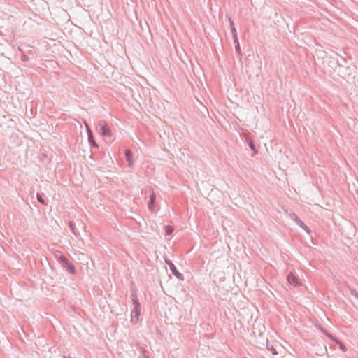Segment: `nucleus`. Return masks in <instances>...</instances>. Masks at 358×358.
I'll return each mask as SVG.
<instances>
[{
  "label": "nucleus",
  "instance_id": "15",
  "mask_svg": "<svg viewBox=\"0 0 358 358\" xmlns=\"http://www.w3.org/2000/svg\"><path fill=\"white\" fill-rule=\"evenodd\" d=\"M69 228H70L71 231H72V233L73 234L76 235L75 224L72 221H70L69 222Z\"/></svg>",
  "mask_w": 358,
  "mask_h": 358
},
{
  "label": "nucleus",
  "instance_id": "5",
  "mask_svg": "<svg viewBox=\"0 0 358 358\" xmlns=\"http://www.w3.org/2000/svg\"><path fill=\"white\" fill-rule=\"evenodd\" d=\"M165 263L166 265L169 266V269L171 270L172 274L176 277L177 278L178 280H184V277H183V275L182 273H180L176 268V266L174 265V264L170 260V259H165Z\"/></svg>",
  "mask_w": 358,
  "mask_h": 358
},
{
  "label": "nucleus",
  "instance_id": "18",
  "mask_svg": "<svg viewBox=\"0 0 358 358\" xmlns=\"http://www.w3.org/2000/svg\"><path fill=\"white\" fill-rule=\"evenodd\" d=\"M322 332L328 336L329 338H331L332 341H335L337 338H336L334 336H333L330 333H329L327 331L324 330V329H322Z\"/></svg>",
  "mask_w": 358,
  "mask_h": 358
},
{
  "label": "nucleus",
  "instance_id": "21",
  "mask_svg": "<svg viewBox=\"0 0 358 358\" xmlns=\"http://www.w3.org/2000/svg\"><path fill=\"white\" fill-rule=\"evenodd\" d=\"M141 352L145 358H149L147 355L148 352L145 349L141 348Z\"/></svg>",
  "mask_w": 358,
  "mask_h": 358
},
{
  "label": "nucleus",
  "instance_id": "4",
  "mask_svg": "<svg viewBox=\"0 0 358 358\" xmlns=\"http://www.w3.org/2000/svg\"><path fill=\"white\" fill-rule=\"evenodd\" d=\"M99 132L100 134L106 137H111L112 132L108 126V124L104 120H101L99 122Z\"/></svg>",
  "mask_w": 358,
  "mask_h": 358
},
{
  "label": "nucleus",
  "instance_id": "7",
  "mask_svg": "<svg viewBox=\"0 0 358 358\" xmlns=\"http://www.w3.org/2000/svg\"><path fill=\"white\" fill-rule=\"evenodd\" d=\"M341 62H343V63H345V60L343 58H341V60H338L337 58H329V61L328 62L329 66L336 69L338 68L339 66H341Z\"/></svg>",
  "mask_w": 358,
  "mask_h": 358
},
{
  "label": "nucleus",
  "instance_id": "3",
  "mask_svg": "<svg viewBox=\"0 0 358 358\" xmlns=\"http://www.w3.org/2000/svg\"><path fill=\"white\" fill-rule=\"evenodd\" d=\"M343 62H341V66L338 68V72L343 77L352 76L355 73V66H344Z\"/></svg>",
  "mask_w": 358,
  "mask_h": 358
},
{
  "label": "nucleus",
  "instance_id": "8",
  "mask_svg": "<svg viewBox=\"0 0 358 358\" xmlns=\"http://www.w3.org/2000/svg\"><path fill=\"white\" fill-rule=\"evenodd\" d=\"M87 129L88 141L90 144V145L94 148H98V144L96 143V141L94 138L93 134H92V131L87 126Z\"/></svg>",
  "mask_w": 358,
  "mask_h": 358
},
{
  "label": "nucleus",
  "instance_id": "19",
  "mask_svg": "<svg viewBox=\"0 0 358 358\" xmlns=\"http://www.w3.org/2000/svg\"><path fill=\"white\" fill-rule=\"evenodd\" d=\"M21 59L23 62H27L29 59V57L25 54H22L21 56Z\"/></svg>",
  "mask_w": 358,
  "mask_h": 358
},
{
  "label": "nucleus",
  "instance_id": "16",
  "mask_svg": "<svg viewBox=\"0 0 358 358\" xmlns=\"http://www.w3.org/2000/svg\"><path fill=\"white\" fill-rule=\"evenodd\" d=\"M334 342L339 345V348L341 350H342L343 352L346 351V347L341 341H340L338 339H336Z\"/></svg>",
  "mask_w": 358,
  "mask_h": 358
},
{
  "label": "nucleus",
  "instance_id": "26",
  "mask_svg": "<svg viewBox=\"0 0 358 358\" xmlns=\"http://www.w3.org/2000/svg\"><path fill=\"white\" fill-rule=\"evenodd\" d=\"M58 252H59V251H57V253L56 254V256H58V255H59V253Z\"/></svg>",
  "mask_w": 358,
  "mask_h": 358
},
{
  "label": "nucleus",
  "instance_id": "11",
  "mask_svg": "<svg viewBox=\"0 0 358 358\" xmlns=\"http://www.w3.org/2000/svg\"><path fill=\"white\" fill-rule=\"evenodd\" d=\"M149 197H150V200H149V202H148V208H149L150 209H152V206H154V204H155V198H156V197H155V194H153V193H152V194H151L149 196Z\"/></svg>",
  "mask_w": 358,
  "mask_h": 358
},
{
  "label": "nucleus",
  "instance_id": "25",
  "mask_svg": "<svg viewBox=\"0 0 358 358\" xmlns=\"http://www.w3.org/2000/svg\"><path fill=\"white\" fill-rule=\"evenodd\" d=\"M352 294L354 295L357 299H358V293L356 292L355 290L352 292Z\"/></svg>",
  "mask_w": 358,
  "mask_h": 358
},
{
  "label": "nucleus",
  "instance_id": "10",
  "mask_svg": "<svg viewBox=\"0 0 358 358\" xmlns=\"http://www.w3.org/2000/svg\"><path fill=\"white\" fill-rule=\"evenodd\" d=\"M124 155H125L126 159L129 164V166H131V165L133 164V161H132L133 153H132V152L130 150L127 149L125 150Z\"/></svg>",
  "mask_w": 358,
  "mask_h": 358
},
{
  "label": "nucleus",
  "instance_id": "22",
  "mask_svg": "<svg viewBox=\"0 0 358 358\" xmlns=\"http://www.w3.org/2000/svg\"><path fill=\"white\" fill-rule=\"evenodd\" d=\"M229 24H230V28L231 29H232V27H235L234 22H233V20H231V17H229Z\"/></svg>",
  "mask_w": 358,
  "mask_h": 358
},
{
  "label": "nucleus",
  "instance_id": "12",
  "mask_svg": "<svg viewBox=\"0 0 358 358\" xmlns=\"http://www.w3.org/2000/svg\"><path fill=\"white\" fill-rule=\"evenodd\" d=\"M247 142H248V146L249 148L252 150L254 151L255 153L257 152V150L256 149V147H255V143L251 139H247Z\"/></svg>",
  "mask_w": 358,
  "mask_h": 358
},
{
  "label": "nucleus",
  "instance_id": "14",
  "mask_svg": "<svg viewBox=\"0 0 358 358\" xmlns=\"http://www.w3.org/2000/svg\"><path fill=\"white\" fill-rule=\"evenodd\" d=\"M36 197H37L38 201L40 203H41L42 205H46V202L42 195L37 194Z\"/></svg>",
  "mask_w": 358,
  "mask_h": 358
},
{
  "label": "nucleus",
  "instance_id": "24",
  "mask_svg": "<svg viewBox=\"0 0 358 358\" xmlns=\"http://www.w3.org/2000/svg\"><path fill=\"white\" fill-rule=\"evenodd\" d=\"M232 38H233L234 43L236 42L237 41H238L237 35L232 36Z\"/></svg>",
  "mask_w": 358,
  "mask_h": 358
},
{
  "label": "nucleus",
  "instance_id": "1",
  "mask_svg": "<svg viewBox=\"0 0 358 358\" xmlns=\"http://www.w3.org/2000/svg\"><path fill=\"white\" fill-rule=\"evenodd\" d=\"M131 299L134 305V308L131 310V322L133 323H136L139 320V317L141 315V304L138 301V299L136 292L131 293Z\"/></svg>",
  "mask_w": 358,
  "mask_h": 358
},
{
  "label": "nucleus",
  "instance_id": "27",
  "mask_svg": "<svg viewBox=\"0 0 358 358\" xmlns=\"http://www.w3.org/2000/svg\"><path fill=\"white\" fill-rule=\"evenodd\" d=\"M58 252H59V251H57V253L56 254V256H58V255H59V253Z\"/></svg>",
  "mask_w": 358,
  "mask_h": 358
},
{
  "label": "nucleus",
  "instance_id": "2",
  "mask_svg": "<svg viewBox=\"0 0 358 358\" xmlns=\"http://www.w3.org/2000/svg\"><path fill=\"white\" fill-rule=\"evenodd\" d=\"M58 252L59 253V261L62 267L64 268L69 273L75 274L76 268L73 264L70 262L69 259L61 253V252Z\"/></svg>",
  "mask_w": 358,
  "mask_h": 358
},
{
  "label": "nucleus",
  "instance_id": "28",
  "mask_svg": "<svg viewBox=\"0 0 358 358\" xmlns=\"http://www.w3.org/2000/svg\"><path fill=\"white\" fill-rule=\"evenodd\" d=\"M64 358H67V357H64ZM68 358H71V357H68Z\"/></svg>",
  "mask_w": 358,
  "mask_h": 358
},
{
  "label": "nucleus",
  "instance_id": "9",
  "mask_svg": "<svg viewBox=\"0 0 358 358\" xmlns=\"http://www.w3.org/2000/svg\"><path fill=\"white\" fill-rule=\"evenodd\" d=\"M295 216V222L296 223L300 226L302 229H303L307 233H310V230L309 229V228L304 224V222L303 221H301L297 216Z\"/></svg>",
  "mask_w": 358,
  "mask_h": 358
},
{
  "label": "nucleus",
  "instance_id": "13",
  "mask_svg": "<svg viewBox=\"0 0 358 358\" xmlns=\"http://www.w3.org/2000/svg\"><path fill=\"white\" fill-rule=\"evenodd\" d=\"M165 231H166V235H167V236L171 235V234L173 231V226H170V225L166 226L165 227Z\"/></svg>",
  "mask_w": 358,
  "mask_h": 358
},
{
  "label": "nucleus",
  "instance_id": "17",
  "mask_svg": "<svg viewBox=\"0 0 358 358\" xmlns=\"http://www.w3.org/2000/svg\"><path fill=\"white\" fill-rule=\"evenodd\" d=\"M234 44H235V50H236V52L239 55H241V47H240V44H239L238 41H237L236 42H234Z\"/></svg>",
  "mask_w": 358,
  "mask_h": 358
},
{
  "label": "nucleus",
  "instance_id": "23",
  "mask_svg": "<svg viewBox=\"0 0 358 358\" xmlns=\"http://www.w3.org/2000/svg\"><path fill=\"white\" fill-rule=\"evenodd\" d=\"M231 31L232 36L237 35V31H236V29L235 27H232V29H231Z\"/></svg>",
  "mask_w": 358,
  "mask_h": 358
},
{
  "label": "nucleus",
  "instance_id": "6",
  "mask_svg": "<svg viewBox=\"0 0 358 358\" xmlns=\"http://www.w3.org/2000/svg\"><path fill=\"white\" fill-rule=\"evenodd\" d=\"M287 280L290 285L294 287H297L301 285V282L299 281L298 278L292 272L287 274Z\"/></svg>",
  "mask_w": 358,
  "mask_h": 358
},
{
  "label": "nucleus",
  "instance_id": "20",
  "mask_svg": "<svg viewBox=\"0 0 358 358\" xmlns=\"http://www.w3.org/2000/svg\"><path fill=\"white\" fill-rule=\"evenodd\" d=\"M268 349L271 351L273 355H277L278 354V352L276 351V350L273 346H271V348H269L268 346Z\"/></svg>",
  "mask_w": 358,
  "mask_h": 358
}]
</instances>
